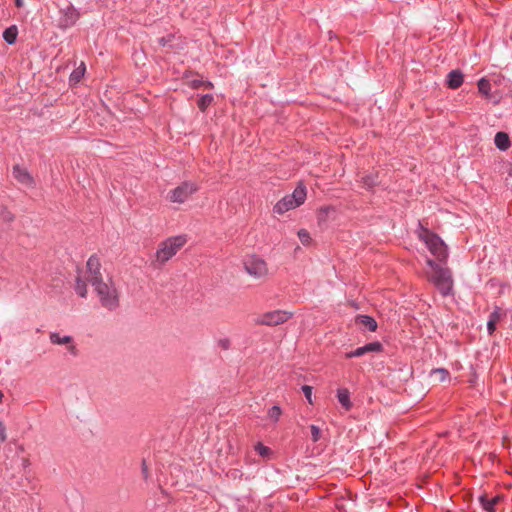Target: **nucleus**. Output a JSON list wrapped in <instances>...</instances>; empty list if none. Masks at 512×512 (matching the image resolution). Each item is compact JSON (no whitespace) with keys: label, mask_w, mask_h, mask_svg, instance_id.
<instances>
[{"label":"nucleus","mask_w":512,"mask_h":512,"mask_svg":"<svg viewBox=\"0 0 512 512\" xmlns=\"http://www.w3.org/2000/svg\"><path fill=\"white\" fill-rule=\"evenodd\" d=\"M15 4L18 8H21L24 5V1L23 0H15Z\"/></svg>","instance_id":"nucleus-35"},{"label":"nucleus","mask_w":512,"mask_h":512,"mask_svg":"<svg viewBox=\"0 0 512 512\" xmlns=\"http://www.w3.org/2000/svg\"><path fill=\"white\" fill-rule=\"evenodd\" d=\"M495 145L498 149L505 151L510 147V139L507 133L498 132L494 139Z\"/></svg>","instance_id":"nucleus-16"},{"label":"nucleus","mask_w":512,"mask_h":512,"mask_svg":"<svg viewBox=\"0 0 512 512\" xmlns=\"http://www.w3.org/2000/svg\"><path fill=\"white\" fill-rule=\"evenodd\" d=\"M244 266L246 272L256 279H261L268 275V267L266 262L258 257L252 256L248 258L245 261Z\"/></svg>","instance_id":"nucleus-7"},{"label":"nucleus","mask_w":512,"mask_h":512,"mask_svg":"<svg viewBox=\"0 0 512 512\" xmlns=\"http://www.w3.org/2000/svg\"><path fill=\"white\" fill-rule=\"evenodd\" d=\"M490 83L486 78H481L478 81V90L479 92L484 95L486 98H490Z\"/></svg>","instance_id":"nucleus-20"},{"label":"nucleus","mask_w":512,"mask_h":512,"mask_svg":"<svg viewBox=\"0 0 512 512\" xmlns=\"http://www.w3.org/2000/svg\"><path fill=\"white\" fill-rule=\"evenodd\" d=\"M13 176L22 184L32 186L34 181L29 172L18 165L13 167Z\"/></svg>","instance_id":"nucleus-12"},{"label":"nucleus","mask_w":512,"mask_h":512,"mask_svg":"<svg viewBox=\"0 0 512 512\" xmlns=\"http://www.w3.org/2000/svg\"><path fill=\"white\" fill-rule=\"evenodd\" d=\"M355 323L361 327L366 328L369 331H375L377 329L376 321L367 315H358L355 318Z\"/></svg>","instance_id":"nucleus-15"},{"label":"nucleus","mask_w":512,"mask_h":512,"mask_svg":"<svg viewBox=\"0 0 512 512\" xmlns=\"http://www.w3.org/2000/svg\"><path fill=\"white\" fill-rule=\"evenodd\" d=\"M255 451L262 457H269L271 454V449L264 446L262 443H257L255 445Z\"/></svg>","instance_id":"nucleus-26"},{"label":"nucleus","mask_w":512,"mask_h":512,"mask_svg":"<svg viewBox=\"0 0 512 512\" xmlns=\"http://www.w3.org/2000/svg\"><path fill=\"white\" fill-rule=\"evenodd\" d=\"M298 237H299L300 241L302 242V244H304V245H308L311 241L310 234L305 229H301L298 231Z\"/></svg>","instance_id":"nucleus-27"},{"label":"nucleus","mask_w":512,"mask_h":512,"mask_svg":"<svg viewBox=\"0 0 512 512\" xmlns=\"http://www.w3.org/2000/svg\"><path fill=\"white\" fill-rule=\"evenodd\" d=\"M479 500H480L483 508L487 512H494V506L499 502L500 497L496 496V497L489 499L486 496H481Z\"/></svg>","instance_id":"nucleus-19"},{"label":"nucleus","mask_w":512,"mask_h":512,"mask_svg":"<svg viewBox=\"0 0 512 512\" xmlns=\"http://www.w3.org/2000/svg\"><path fill=\"white\" fill-rule=\"evenodd\" d=\"M302 391H303V393H304V395H305L306 399L308 400V402H309L310 404H312V403H313V402H312V387H311V386H308V385H304V386L302 387Z\"/></svg>","instance_id":"nucleus-30"},{"label":"nucleus","mask_w":512,"mask_h":512,"mask_svg":"<svg viewBox=\"0 0 512 512\" xmlns=\"http://www.w3.org/2000/svg\"><path fill=\"white\" fill-rule=\"evenodd\" d=\"M85 65L84 63L82 62L81 65L76 68L70 75V81L73 82V83H78L81 78L83 77L84 75V72H85Z\"/></svg>","instance_id":"nucleus-22"},{"label":"nucleus","mask_w":512,"mask_h":512,"mask_svg":"<svg viewBox=\"0 0 512 512\" xmlns=\"http://www.w3.org/2000/svg\"><path fill=\"white\" fill-rule=\"evenodd\" d=\"M364 184L367 188H372L377 184V181L374 177L367 176L364 179Z\"/></svg>","instance_id":"nucleus-32"},{"label":"nucleus","mask_w":512,"mask_h":512,"mask_svg":"<svg viewBox=\"0 0 512 512\" xmlns=\"http://www.w3.org/2000/svg\"><path fill=\"white\" fill-rule=\"evenodd\" d=\"M420 239H422L429 251L439 260V261H445L448 253L446 249V245L441 240L440 237L437 235L431 233L430 231L423 229L419 233Z\"/></svg>","instance_id":"nucleus-4"},{"label":"nucleus","mask_w":512,"mask_h":512,"mask_svg":"<svg viewBox=\"0 0 512 512\" xmlns=\"http://www.w3.org/2000/svg\"><path fill=\"white\" fill-rule=\"evenodd\" d=\"M17 37V28L15 26H11L7 28L3 33V38L9 44H13L16 41Z\"/></svg>","instance_id":"nucleus-21"},{"label":"nucleus","mask_w":512,"mask_h":512,"mask_svg":"<svg viewBox=\"0 0 512 512\" xmlns=\"http://www.w3.org/2000/svg\"><path fill=\"white\" fill-rule=\"evenodd\" d=\"M282 414L281 408L279 406H273L268 411V418L273 422H277Z\"/></svg>","instance_id":"nucleus-25"},{"label":"nucleus","mask_w":512,"mask_h":512,"mask_svg":"<svg viewBox=\"0 0 512 512\" xmlns=\"http://www.w3.org/2000/svg\"><path fill=\"white\" fill-rule=\"evenodd\" d=\"M337 398L341 405L346 409L349 410L352 406L350 401V395L349 391L345 388L339 389L337 392Z\"/></svg>","instance_id":"nucleus-18"},{"label":"nucleus","mask_w":512,"mask_h":512,"mask_svg":"<svg viewBox=\"0 0 512 512\" xmlns=\"http://www.w3.org/2000/svg\"><path fill=\"white\" fill-rule=\"evenodd\" d=\"M158 42L163 47L166 46V44H167V41L165 40V38H159Z\"/></svg>","instance_id":"nucleus-36"},{"label":"nucleus","mask_w":512,"mask_h":512,"mask_svg":"<svg viewBox=\"0 0 512 512\" xmlns=\"http://www.w3.org/2000/svg\"><path fill=\"white\" fill-rule=\"evenodd\" d=\"M97 292L100 302L103 307L107 309H115L119 304L118 292L112 282H101L94 287Z\"/></svg>","instance_id":"nucleus-5"},{"label":"nucleus","mask_w":512,"mask_h":512,"mask_svg":"<svg viewBox=\"0 0 512 512\" xmlns=\"http://www.w3.org/2000/svg\"><path fill=\"white\" fill-rule=\"evenodd\" d=\"M198 190L195 183L184 182L168 193V199L173 203H184L193 193Z\"/></svg>","instance_id":"nucleus-6"},{"label":"nucleus","mask_w":512,"mask_h":512,"mask_svg":"<svg viewBox=\"0 0 512 512\" xmlns=\"http://www.w3.org/2000/svg\"><path fill=\"white\" fill-rule=\"evenodd\" d=\"M310 429H311L312 440L314 442H317L319 440L320 434H321L320 429L317 426H315V425H312L310 427Z\"/></svg>","instance_id":"nucleus-31"},{"label":"nucleus","mask_w":512,"mask_h":512,"mask_svg":"<svg viewBox=\"0 0 512 512\" xmlns=\"http://www.w3.org/2000/svg\"><path fill=\"white\" fill-rule=\"evenodd\" d=\"M329 210H330V208H328V207H327V208H321V209L319 210V216H318V217H319V219H320V220H323V219H324V217H325V215H327V213L329 212Z\"/></svg>","instance_id":"nucleus-34"},{"label":"nucleus","mask_w":512,"mask_h":512,"mask_svg":"<svg viewBox=\"0 0 512 512\" xmlns=\"http://www.w3.org/2000/svg\"><path fill=\"white\" fill-rule=\"evenodd\" d=\"M464 80V76L460 70H452L447 75V85L451 89L459 88Z\"/></svg>","instance_id":"nucleus-13"},{"label":"nucleus","mask_w":512,"mask_h":512,"mask_svg":"<svg viewBox=\"0 0 512 512\" xmlns=\"http://www.w3.org/2000/svg\"><path fill=\"white\" fill-rule=\"evenodd\" d=\"M0 218L4 221V222H11L13 221L14 219V216L11 212H9L8 210L6 209H3L0 213Z\"/></svg>","instance_id":"nucleus-29"},{"label":"nucleus","mask_w":512,"mask_h":512,"mask_svg":"<svg viewBox=\"0 0 512 512\" xmlns=\"http://www.w3.org/2000/svg\"><path fill=\"white\" fill-rule=\"evenodd\" d=\"M427 265L430 270L426 271L428 280L439 290V292L446 296L453 290L452 272L449 268L442 267L431 259H427Z\"/></svg>","instance_id":"nucleus-1"},{"label":"nucleus","mask_w":512,"mask_h":512,"mask_svg":"<svg viewBox=\"0 0 512 512\" xmlns=\"http://www.w3.org/2000/svg\"><path fill=\"white\" fill-rule=\"evenodd\" d=\"M188 83L193 88H199L201 85H205L209 89L213 87V84L211 82L204 83L199 79H193V80L189 81Z\"/></svg>","instance_id":"nucleus-28"},{"label":"nucleus","mask_w":512,"mask_h":512,"mask_svg":"<svg viewBox=\"0 0 512 512\" xmlns=\"http://www.w3.org/2000/svg\"><path fill=\"white\" fill-rule=\"evenodd\" d=\"M187 239L185 236L179 235L170 237L162 241L155 253L154 263L157 266H162L168 262L177 252L186 244Z\"/></svg>","instance_id":"nucleus-2"},{"label":"nucleus","mask_w":512,"mask_h":512,"mask_svg":"<svg viewBox=\"0 0 512 512\" xmlns=\"http://www.w3.org/2000/svg\"><path fill=\"white\" fill-rule=\"evenodd\" d=\"M75 290L79 296L83 298L87 296V285L80 276L77 277Z\"/></svg>","instance_id":"nucleus-23"},{"label":"nucleus","mask_w":512,"mask_h":512,"mask_svg":"<svg viewBox=\"0 0 512 512\" xmlns=\"http://www.w3.org/2000/svg\"><path fill=\"white\" fill-rule=\"evenodd\" d=\"M213 102V96L210 94L202 96L198 101V107L201 111H205Z\"/></svg>","instance_id":"nucleus-24"},{"label":"nucleus","mask_w":512,"mask_h":512,"mask_svg":"<svg viewBox=\"0 0 512 512\" xmlns=\"http://www.w3.org/2000/svg\"><path fill=\"white\" fill-rule=\"evenodd\" d=\"M49 339L52 344L66 346L67 351L72 356H77L78 350H77L74 340L71 336H68V335L62 336L59 333L54 332V333H50Z\"/></svg>","instance_id":"nucleus-10"},{"label":"nucleus","mask_w":512,"mask_h":512,"mask_svg":"<svg viewBox=\"0 0 512 512\" xmlns=\"http://www.w3.org/2000/svg\"><path fill=\"white\" fill-rule=\"evenodd\" d=\"M87 268V280L91 283L93 287H96L98 284L103 282V277L101 273V264L99 259L96 256H91L86 264Z\"/></svg>","instance_id":"nucleus-8"},{"label":"nucleus","mask_w":512,"mask_h":512,"mask_svg":"<svg viewBox=\"0 0 512 512\" xmlns=\"http://www.w3.org/2000/svg\"><path fill=\"white\" fill-rule=\"evenodd\" d=\"M430 378L433 383L445 382L449 379V372L444 368L434 369L430 372Z\"/></svg>","instance_id":"nucleus-17"},{"label":"nucleus","mask_w":512,"mask_h":512,"mask_svg":"<svg viewBox=\"0 0 512 512\" xmlns=\"http://www.w3.org/2000/svg\"><path fill=\"white\" fill-rule=\"evenodd\" d=\"M6 439H7V434H6L5 426L2 422H0V440H1V442H4V441H6Z\"/></svg>","instance_id":"nucleus-33"},{"label":"nucleus","mask_w":512,"mask_h":512,"mask_svg":"<svg viewBox=\"0 0 512 512\" xmlns=\"http://www.w3.org/2000/svg\"><path fill=\"white\" fill-rule=\"evenodd\" d=\"M505 313L500 309L496 308L489 316L487 322V330L489 334H492L496 330L497 323L500 322Z\"/></svg>","instance_id":"nucleus-14"},{"label":"nucleus","mask_w":512,"mask_h":512,"mask_svg":"<svg viewBox=\"0 0 512 512\" xmlns=\"http://www.w3.org/2000/svg\"><path fill=\"white\" fill-rule=\"evenodd\" d=\"M382 349V345L379 342H372L369 344H366L362 347H359L355 349L354 351H351L349 353H346V358H352V357H361L365 355L366 353L370 352H379Z\"/></svg>","instance_id":"nucleus-11"},{"label":"nucleus","mask_w":512,"mask_h":512,"mask_svg":"<svg viewBox=\"0 0 512 512\" xmlns=\"http://www.w3.org/2000/svg\"><path fill=\"white\" fill-rule=\"evenodd\" d=\"M306 188L299 184L292 194L284 196L274 206V212L277 214H284L291 209H295L302 205L306 199Z\"/></svg>","instance_id":"nucleus-3"},{"label":"nucleus","mask_w":512,"mask_h":512,"mask_svg":"<svg viewBox=\"0 0 512 512\" xmlns=\"http://www.w3.org/2000/svg\"><path fill=\"white\" fill-rule=\"evenodd\" d=\"M291 313L287 311L276 310L263 314L259 319L258 323L262 325H279L290 319Z\"/></svg>","instance_id":"nucleus-9"},{"label":"nucleus","mask_w":512,"mask_h":512,"mask_svg":"<svg viewBox=\"0 0 512 512\" xmlns=\"http://www.w3.org/2000/svg\"><path fill=\"white\" fill-rule=\"evenodd\" d=\"M3 393L0 391V402L2 401Z\"/></svg>","instance_id":"nucleus-37"}]
</instances>
